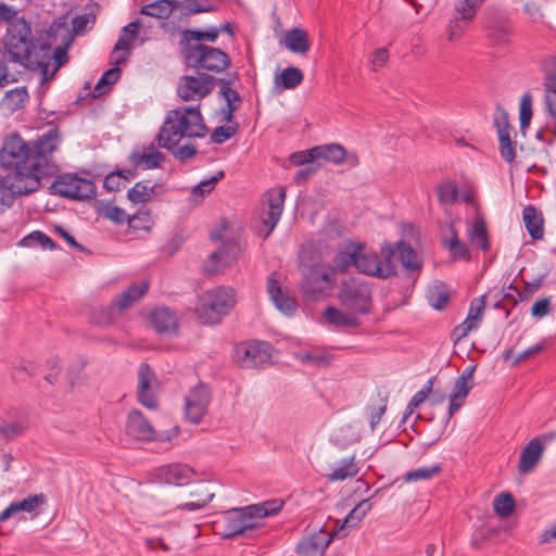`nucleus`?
<instances>
[{
	"label": "nucleus",
	"mask_w": 556,
	"mask_h": 556,
	"mask_svg": "<svg viewBox=\"0 0 556 556\" xmlns=\"http://www.w3.org/2000/svg\"><path fill=\"white\" fill-rule=\"evenodd\" d=\"M59 130L53 128L38 140L28 144L18 135L4 141L1 161L4 167L15 172V187L18 193L36 191L45 177L52 176L56 165L51 155L59 146Z\"/></svg>",
	"instance_id": "nucleus-1"
},
{
	"label": "nucleus",
	"mask_w": 556,
	"mask_h": 556,
	"mask_svg": "<svg viewBox=\"0 0 556 556\" xmlns=\"http://www.w3.org/2000/svg\"><path fill=\"white\" fill-rule=\"evenodd\" d=\"M13 7L0 3V22H7L8 28L4 36V49L10 55V61L24 65L26 68H37L45 65V59L49 58L50 45L47 42L34 43L30 25L24 17H17Z\"/></svg>",
	"instance_id": "nucleus-2"
},
{
	"label": "nucleus",
	"mask_w": 556,
	"mask_h": 556,
	"mask_svg": "<svg viewBox=\"0 0 556 556\" xmlns=\"http://www.w3.org/2000/svg\"><path fill=\"white\" fill-rule=\"evenodd\" d=\"M200 106H178L167 112L156 135L159 148L170 149L182 139L203 138L207 134Z\"/></svg>",
	"instance_id": "nucleus-3"
},
{
	"label": "nucleus",
	"mask_w": 556,
	"mask_h": 556,
	"mask_svg": "<svg viewBox=\"0 0 556 556\" xmlns=\"http://www.w3.org/2000/svg\"><path fill=\"white\" fill-rule=\"evenodd\" d=\"M236 305V292L230 287H216L199 296L195 313L201 324L216 325Z\"/></svg>",
	"instance_id": "nucleus-4"
},
{
	"label": "nucleus",
	"mask_w": 556,
	"mask_h": 556,
	"mask_svg": "<svg viewBox=\"0 0 556 556\" xmlns=\"http://www.w3.org/2000/svg\"><path fill=\"white\" fill-rule=\"evenodd\" d=\"M184 55L187 66L194 68L198 73L219 74L226 71L231 63L226 52L200 42L187 47Z\"/></svg>",
	"instance_id": "nucleus-5"
},
{
	"label": "nucleus",
	"mask_w": 556,
	"mask_h": 556,
	"mask_svg": "<svg viewBox=\"0 0 556 556\" xmlns=\"http://www.w3.org/2000/svg\"><path fill=\"white\" fill-rule=\"evenodd\" d=\"M338 299L352 313L368 314L372 307V291L370 285L356 277H350L341 282Z\"/></svg>",
	"instance_id": "nucleus-6"
},
{
	"label": "nucleus",
	"mask_w": 556,
	"mask_h": 556,
	"mask_svg": "<svg viewBox=\"0 0 556 556\" xmlns=\"http://www.w3.org/2000/svg\"><path fill=\"white\" fill-rule=\"evenodd\" d=\"M148 290L149 283L147 281L130 285L116 296L108 307L101 308L93 315V323L99 326H110L114 324L121 312L134 306L147 294Z\"/></svg>",
	"instance_id": "nucleus-7"
},
{
	"label": "nucleus",
	"mask_w": 556,
	"mask_h": 556,
	"mask_svg": "<svg viewBox=\"0 0 556 556\" xmlns=\"http://www.w3.org/2000/svg\"><path fill=\"white\" fill-rule=\"evenodd\" d=\"M50 192L72 200H87L96 195V185L91 179L75 173L58 175L50 186Z\"/></svg>",
	"instance_id": "nucleus-8"
},
{
	"label": "nucleus",
	"mask_w": 556,
	"mask_h": 556,
	"mask_svg": "<svg viewBox=\"0 0 556 556\" xmlns=\"http://www.w3.org/2000/svg\"><path fill=\"white\" fill-rule=\"evenodd\" d=\"M286 200V189L276 187L266 191L262 197L264 207L260 212L262 229L260 235L263 238L269 237L278 224L283 211Z\"/></svg>",
	"instance_id": "nucleus-9"
},
{
	"label": "nucleus",
	"mask_w": 556,
	"mask_h": 556,
	"mask_svg": "<svg viewBox=\"0 0 556 556\" xmlns=\"http://www.w3.org/2000/svg\"><path fill=\"white\" fill-rule=\"evenodd\" d=\"M243 253L242 245L236 240H225L219 248L212 252L203 263L206 275L223 274L232 267Z\"/></svg>",
	"instance_id": "nucleus-10"
},
{
	"label": "nucleus",
	"mask_w": 556,
	"mask_h": 556,
	"mask_svg": "<svg viewBox=\"0 0 556 556\" xmlns=\"http://www.w3.org/2000/svg\"><path fill=\"white\" fill-rule=\"evenodd\" d=\"M332 275L333 268L324 263L306 267L301 286L303 293L313 298L325 295L332 289Z\"/></svg>",
	"instance_id": "nucleus-11"
},
{
	"label": "nucleus",
	"mask_w": 556,
	"mask_h": 556,
	"mask_svg": "<svg viewBox=\"0 0 556 556\" xmlns=\"http://www.w3.org/2000/svg\"><path fill=\"white\" fill-rule=\"evenodd\" d=\"M256 523L252 521L251 516L247 515L244 507L232 508L220 515L214 521V528L223 539H231L243 534L247 530L256 528Z\"/></svg>",
	"instance_id": "nucleus-12"
},
{
	"label": "nucleus",
	"mask_w": 556,
	"mask_h": 556,
	"mask_svg": "<svg viewBox=\"0 0 556 556\" xmlns=\"http://www.w3.org/2000/svg\"><path fill=\"white\" fill-rule=\"evenodd\" d=\"M273 345L265 341H249L236 345L233 358L243 368H254L270 362Z\"/></svg>",
	"instance_id": "nucleus-13"
},
{
	"label": "nucleus",
	"mask_w": 556,
	"mask_h": 556,
	"mask_svg": "<svg viewBox=\"0 0 556 556\" xmlns=\"http://www.w3.org/2000/svg\"><path fill=\"white\" fill-rule=\"evenodd\" d=\"M217 78L206 73H198V76L185 75L180 78L177 87V94L184 101H195L210 94Z\"/></svg>",
	"instance_id": "nucleus-14"
},
{
	"label": "nucleus",
	"mask_w": 556,
	"mask_h": 556,
	"mask_svg": "<svg viewBox=\"0 0 556 556\" xmlns=\"http://www.w3.org/2000/svg\"><path fill=\"white\" fill-rule=\"evenodd\" d=\"M211 399V390L206 384L200 382L193 387L185 397L186 419L193 425L200 424L207 413Z\"/></svg>",
	"instance_id": "nucleus-15"
},
{
	"label": "nucleus",
	"mask_w": 556,
	"mask_h": 556,
	"mask_svg": "<svg viewBox=\"0 0 556 556\" xmlns=\"http://www.w3.org/2000/svg\"><path fill=\"white\" fill-rule=\"evenodd\" d=\"M348 258L359 273L378 278H389L395 275L393 264L384 258L382 261L377 253L356 251V255H349Z\"/></svg>",
	"instance_id": "nucleus-16"
},
{
	"label": "nucleus",
	"mask_w": 556,
	"mask_h": 556,
	"mask_svg": "<svg viewBox=\"0 0 556 556\" xmlns=\"http://www.w3.org/2000/svg\"><path fill=\"white\" fill-rule=\"evenodd\" d=\"M470 7L462 3V0H456L455 2V14L448 21L445 31L446 39L451 42L457 41L463 38L466 30L468 29L469 23L476 16L478 10L481 7H473L469 3Z\"/></svg>",
	"instance_id": "nucleus-17"
},
{
	"label": "nucleus",
	"mask_w": 556,
	"mask_h": 556,
	"mask_svg": "<svg viewBox=\"0 0 556 556\" xmlns=\"http://www.w3.org/2000/svg\"><path fill=\"white\" fill-rule=\"evenodd\" d=\"M494 125L497 131L501 156L505 162L511 164L516 157L515 142L510 136L513 128L507 112L501 106L494 113Z\"/></svg>",
	"instance_id": "nucleus-18"
},
{
	"label": "nucleus",
	"mask_w": 556,
	"mask_h": 556,
	"mask_svg": "<svg viewBox=\"0 0 556 556\" xmlns=\"http://www.w3.org/2000/svg\"><path fill=\"white\" fill-rule=\"evenodd\" d=\"M156 384V376L148 363H141L138 370V402L148 409H156L157 399L153 387Z\"/></svg>",
	"instance_id": "nucleus-19"
},
{
	"label": "nucleus",
	"mask_w": 556,
	"mask_h": 556,
	"mask_svg": "<svg viewBox=\"0 0 556 556\" xmlns=\"http://www.w3.org/2000/svg\"><path fill=\"white\" fill-rule=\"evenodd\" d=\"M382 254L384 258L389 260L391 263V258L396 255L397 260L401 262L403 267L410 273L419 271L421 269V263L418 260L417 253L414 248L401 240L394 244L387 243L382 247Z\"/></svg>",
	"instance_id": "nucleus-20"
},
{
	"label": "nucleus",
	"mask_w": 556,
	"mask_h": 556,
	"mask_svg": "<svg viewBox=\"0 0 556 556\" xmlns=\"http://www.w3.org/2000/svg\"><path fill=\"white\" fill-rule=\"evenodd\" d=\"M332 535L323 529L304 535L296 544L298 556H324Z\"/></svg>",
	"instance_id": "nucleus-21"
},
{
	"label": "nucleus",
	"mask_w": 556,
	"mask_h": 556,
	"mask_svg": "<svg viewBox=\"0 0 556 556\" xmlns=\"http://www.w3.org/2000/svg\"><path fill=\"white\" fill-rule=\"evenodd\" d=\"M125 430L129 437L138 441H153L156 434L151 422L139 409L129 410Z\"/></svg>",
	"instance_id": "nucleus-22"
},
{
	"label": "nucleus",
	"mask_w": 556,
	"mask_h": 556,
	"mask_svg": "<svg viewBox=\"0 0 556 556\" xmlns=\"http://www.w3.org/2000/svg\"><path fill=\"white\" fill-rule=\"evenodd\" d=\"M485 295L473 299L470 303L466 319L456 326L453 330V337L456 341L466 337L471 330L477 329L483 317L485 307Z\"/></svg>",
	"instance_id": "nucleus-23"
},
{
	"label": "nucleus",
	"mask_w": 556,
	"mask_h": 556,
	"mask_svg": "<svg viewBox=\"0 0 556 556\" xmlns=\"http://www.w3.org/2000/svg\"><path fill=\"white\" fill-rule=\"evenodd\" d=\"M193 476V469L182 464L165 465L156 471V477L161 482L177 486L188 484Z\"/></svg>",
	"instance_id": "nucleus-24"
},
{
	"label": "nucleus",
	"mask_w": 556,
	"mask_h": 556,
	"mask_svg": "<svg viewBox=\"0 0 556 556\" xmlns=\"http://www.w3.org/2000/svg\"><path fill=\"white\" fill-rule=\"evenodd\" d=\"M129 159L137 168L152 169L162 165L165 155L151 143L149 147L136 148Z\"/></svg>",
	"instance_id": "nucleus-25"
},
{
	"label": "nucleus",
	"mask_w": 556,
	"mask_h": 556,
	"mask_svg": "<svg viewBox=\"0 0 556 556\" xmlns=\"http://www.w3.org/2000/svg\"><path fill=\"white\" fill-rule=\"evenodd\" d=\"M267 292L275 306L281 313L293 315L296 311L298 304L295 299L283 293L275 273L270 274L267 279Z\"/></svg>",
	"instance_id": "nucleus-26"
},
{
	"label": "nucleus",
	"mask_w": 556,
	"mask_h": 556,
	"mask_svg": "<svg viewBox=\"0 0 556 556\" xmlns=\"http://www.w3.org/2000/svg\"><path fill=\"white\" fill-rule=\"evenodd\" d=\"M543 104L552 132L556 137V73H546L543 79Z\"/></svg>",
	"instance_id": "nucleus-27"
},
{
	"label": "nucleus",
	"mask_w": 556,
	"mask_h": 556,
	"mask_svg": "<svg viewBox=\"0 0 556 556\" xmlns=\"http://www.w3.org/2000/svg\"><path fill=\"white\" fill-rule=\"evenodd\" d=\"M47 503V496L43 493L29 494L22 501L12 502L3 511L0 513V522L7 521L16 513H34Z\"/></svg>",
	"instance_id": "nucleus-28"
},
{
	"label": "nucleus",
	"mask_w": 556,
	"mask_h": 556,
	"mask_svg": "<svg viewBox=\"0 0 556 556\" xmlns=\"http://www.w3.org/2000/svg\"><path fill=\"white\" fill-rule=\"evenodd\" d=\"M483 27L488 38L496 46L507 43L513 33L510 23L504 17L488 18Z\"/></svg>",
	"instance_id": "nucleus-29"
},
{
	"label": "nucleus",
	"mask_w": 556,
	"mask_h": 556,
	"mask_svg": "<svg viewBox=\"0 0 556 556\" xmlns=\"http://www.w3.org/2000/svg\"><path fill=\"white\" fill-rule=\"evenodd\" d=\"M151 327L159 333H169L177 329V318L169 308L155 307L149 315Z\"/></svg>",
	"instance_id": "nucleus-30"
},
{
	"label": "nucleus",
	"mask_w": 556,
	"mask_h": 556,
	"mask_svg": "<svg viewBox=\"0 0 556 556\" xmlns=\"http://www.w3.org/2000/svg\"><path fill=\"white\" fill-rule=\"evenodd\" d=\"M442 245L448 251L453 261H468L470 258L469 249L460 241L453 225L448 226L447 233L442 239Z\"/></svg>",
	"instance_id": "nucleus-31"
},
{
	"label": "nucleus",
	"mask_w": 556,
	"mask_h": 556,
	"mask_svg": "<svg viewBox=\"0 0 556 556\" xmlns=\"http://www.w3.org/2000/svg\"><path fill=\"white\" fill-rule=\"evenodd\" d=\"M543 450V444L539 438L530 440L520 454L519 471L523 473L531 471L541 458Z\"/></svg>",
	"instance_id": "nucleus-32"
},
{
	"label": "nucleus",
	"mask_w": 556,
	"mask_h": 556,
	"mask_svg": "<svg viewBox=\"0 0 556 556\" xmlns=\"http://www.w3.org/2000/svg\"><path fill=\"white\" fill-rule=\"evenodd\" d=\"M357 313L343 312L334 306H327L324 312L325 320L334 326L342 328H357L361 325L359 319L356 317Z\"/></svg>",
	"instance_id": "nucleus-33"
},
{
	"label": "nucleus",
	"mask_w": 556,
	"mask_h": 556,
	"mask_svg": "<svg viewBox=\"0 0 556 556\" xmlns=\"http://www.w3.org/2000/svg\"><path fill=\"white\" fill-rule=\"evenodd\" d=\"M179 8L180 2L178 0H155L152 3L142 5L139 12L142 15L166 20Z\"/></svg>",
	"instance_id": "nucleus-34"
},
{
	"label": "nucleus",
	"mask_w": 556,
	"mask_h": 556,
	"mask_svg": "<svg viewBox=\"0 0 556 556\" xmlns=\"http://www.w3.org/2000/svg\"><path fill=\"white\" fill-rule=\"evenodd\" d=\"M283 45L293 53L306 54L311 49V43L305 29L295 27L287 31L283 38Z\"/></svg>",
	"instance_id": "nucleus-35"
},
{
	"label": "nucleus",
	"mask_w": 556,
	"mask_h": 556,
	"mask_svg": "<svg viewBox=\"0 0 556 556\" xmlns=\"http://www.w3.org/2000/svg\"><path fill=\"white\" fill-rule=\"evenodd\" d=\"M522 219L527 231L532 239L539 240L544 236V219L541 214L533 205H528L522 211Z\"/></svg>",
	"instance_id": "nucleus-36"
},
{
	"label": "nucleus",
	"mask_w": 556,
	"mask_h": 556,
	"mask_svg": "<svg viewBox=\"0 0 556 556\" xmlns=\"http://www.w3.org/2000/svg\"><path fill=\"white\" fill-rule=\"evenodd\" d=\"M359 471L356 457L352 455L348 458H342L334 464L332 471L327 476L329 481H343L345 479L354 478Z\"/></svg>",
	"instance_id": "nucleus-37"
},
{
	"label": "nucleus",
	"mask_w": 556,
	"mask_h": 556,
	"mask_svg": "<svg viewBox=\"0 0 556 556\" xmlns=\"http://www.w3.org/2000/svg\"><path fill=\"white\" fill-rule=\"evenodd\" d=\"M283 505L285 501L280 498H273L257 504L244 506V510L247 511V515L251 516L253 520L254 518L276 516L281 511Z\"/></svg>",
	"instance_id": "nucleus-38"
},
{
	"label": "nucleus",
	"mask_w": 556,
	"mask_h": 556,
	"mask_svg": "<svg viewBox=\"0 0 556 556\" xmlns=\"http://www.w3.org/2000/svg\"><path fill=\"white\" fill-rule=\"evenodd\" d=\"M214 496L215 493L211 492L205 484H200L194 491L190 492V497L193 500L179 504L177 509L193 511L204 508Z\"/></svg>",
	"instance_id": "nucleus-39"
},
{
	"label": "nucleus",
	"mask_w": 556,
	"mask_h": 556,
	"mask_svg": "<svg viewBox=\"0 0 556 556\" xmlns=\"http://www.w3.org/2000/svg\"><path fill=\"white\" fill-rule=\"evenodd\" d=\"M388 406V396L380 392L370 399V403L366 406V414L369 420L370 430L375 431Z\"/></svg>",
	"instance_id": "nucleus-40"
},
{
	"label": "nucleus",
	"mask_w": 556,
	"mask_h": 556,
	"mask_svg": "<svg viewBox=\"0 0 556 556\" xmlns=\"http://www.w3.org/2000/svg\"><path fill=\"white\" fill-rule=\"evenodd\" d=\"M315 155L334 165H341L346 159V150L340 143H329L314 147Z\"/></svg>",
	"instance_id": "nucleus-41"
},
{
	"label": "nucleus",
	"mask_w": 556,
	"mask_h": 556,
	"mask_svg": "<svg viewBox=\"0 0 556 556\" xmlns=\"http://www.w3.org/2000/svg\"><path fill=\"white\" fill-rule=\"evenodd\" d=\"M28 100L29 94L27 88L23 86L7 91L2 104L8 111L13 113L23 109Z\"/></svg>",
	"instance_id": "nucleus-42"
},
{
	"label": "nucleus",
	"mask_w": 556,
	"mask_h": 556,
	"mask_svg": "<svg viewBox=\"0 0 556 556\" xmlns=\"http://www.w3.org/2000/svg\"><path fill=\"white\" fill-rule=\"evenodd\" d=\"M180 10L184 16H190L204 12H213L217 9L219 0H182Z\"/></svg>",
	"instance_id": "nucleus-43"
},
{
	"label": "nucleus",
	"mask_w": 556,
	"mask_h": 556,
	"mask_svg": "<svg viewBox=\"0 0 556 556\" xmlns=\"http://www.w3.org/2000/svg\"><path fill=\"white\" fill-rule=\"evenodd\" d=\"M304 75L294 66H288L279 76L275 77V85L282 89H294L302 84Z\"/></svg>",
	"instance_id": "nucleus-44"
},
{
	"label": "nucleus",
	"mask_w": 556,
	"mask_h": 556,
	"mask_svg": "<svg viewBox=\"0 0 556 556\" xmlns=\"http://www.w3.org/2000/svg\"><path fill=\"white\" fill-rule=\"evenodd\" d=\"M159 188L157 185L151 186L150 181H139L128 190L127 197L134 203H146L156 194Z\"/></svg>",
	"instance_id": "nucleus-45"
},
{
	"label": "nucleus",
	"mask_w": 556,
	"mask_h": 556,
	"mask_svg": "<svg viewBox=\"0 0 556 556\" xmlns=\"http://www.w3.org/2000/svg\"><path fill=\"white\" fill-rule=\"evenodd\" d=\"M441 471L442 466L440 464H434L432 466H425L409 470L405 472L403 478L405 482L427 481L438 476Z\"/></svg>",
	"instance_id": "nucleus-46"
},
{
	"label": "nucleus",
	"mask_w": 556,
	"mask_h": 556,
	"mask_svg": "<svg viewBox=\"0 0 556 556\" xmlns=\"http://www.w3.org/2000/svg\"><path fill=\"white\" fill-rule=\"evenodd\" d=\"M372 504L369 500L361 501L345 517L343 527L354 528L356 527L365 516L370 511Z\"/></svg>",
	"instance_id": "nucleus-47"
},
{
	"label": "nucleus",
	"mask_w": 556,
	"mask_h": 556,
	"mask_svg": "<svg viewBox=\"0 0 556 556\" xmlns=\"http://www.w3.org/2000/svg\"><path fill=\"white\" fill-rule=\"evenodd\" d=\"M448 294L443 283L434 285L427 292L429 305L438 311L443 309L448 303Z\"/></svg>",
	"instance_id": "nucleus-48"
},
{
	"label": "nucleus",
	"mask_w": 556,
	"mask_h": 556,
	"mask_svg": "<svg viewBox=\"0 0 556 556\" xmlns=\"http://www.w3.org/2000/svg\"><path fill=\"white\" fill-rule=\"evenodd\" d=\"M437 194L440 204H453L454 202H456L458 197L457 185L452 180L442 181L437 186Z\"/></svg>",
	"instance_id": "nucleus-49"
},
{
	"label": "nucleus",
	"mask_w": 556,
	"mask_h": 556,
	"mask_svg": "<svg viewBox=\"0 0 556 556\" xmlns=\"http://www.w3.org/2000/svg\"><path fill=\"white\" fill-rule=\"evenodd\" d=\"M21 245L27 248L41 247L45 250H53L55 248L54 241L41 231H33L20 241Z\"/></svg>",
	"instance_id": "nucleus-50"
},
{
	"label": "nucleus",
	"mask_w": 556,
	"mask_h": 556,
	"mask_svg": "<svg viewBox=\"0 0 556 556\" xmlns=\"http://www.w3.org/2000/svg\"><path fill=\"white\" fill-rule=\"evenodd\" d=\"M469 237L482 251H489L490 242L488 238L486 226L483 220L476 219L472 224Z\"/></svg>",
	"instance_id": "nucleus-51"
},
{
	"label": "nucleus",
	"mask_w": 556,
	"mask_h": 556,
	"mask_svg": "<svg viewBox=\"0 0 556 556\" xmlns=\"http://www.w3.org/2000/svg\"><path fill=\"white\" fill-rule=\"evenodd\" d=\"M225 173L223 170H219L211 178L200 181L197 186L192 188L191 195L193 198L203 199L205 195L210 194L214 190L216 184L220 179H223Z\"/></svg>",
	"instance_id": "nucleus-52"
},
{
	"label": "nucleus",
	"mask_w": 556,
	"mask_h": 556,
	"mask_svg": "<svg viewBox=\"0 0 556 556\" xmlns=\"http://www.w3.org/2000/svg\"><path fill=\"white\" fill-rule=\"evenodd\" d=\"M295 358L303 364H311L315 367H327L330 365L332 356L316 352H300L295 354Z\"/></svg>",
	"instance_id": "nucleus-53"
},
{
	"label": "nucleus",
	"mask_w": 556,
	"mask_h": 556,
	"mask_svg": "<svg viewBox=\"0 0 556 556\" xmlns=\"http://www.w3.org/2000/svg\"><path fill=\"white\" fill-rule=\"evenodd\" d=\"M493 507L498 516L506 518L515 508V500L509 493H501L495 496Z\"/></svg>",
	"instance_id": "nucleus-54"
},
{
	"label": "nucleus",
	"mask_w": 556,
	"mask_h": 556,
	"mask_svg": "<svg viewBox=\"0 0 556 556\" xmlns=\"http://www.w3.org/2000/svg\"><path fill=\"white\" fill-rule=\"evenodd\" d=\"M121 70L113 67L103 73L99 81L94 87V91L98 96L106 92L119 78Z\"/></svg>",
	"instance_id": "nucleus-55"
},
{
	"label": "nucleus",
	"mask_w": 556,
	"mask_h": 556,
	"mask_svg": "<svg viewBox=\"0 0 556 556\" xmlns=\"http://www.w3.org/2000/svg\"><path fill=\"white\" fill-rule=\"evenodd\" d=\"M532 114V94L530 92H525L521 96L519 106V118L521 129H525L530 125Z\"/></svg>",
	"instance_id": "nucleus-56"
},
{
	"label": "nucleus",
	"mask_w": 556,
	"mask_h": 556,
	"mask_svg": "<svg viewBox=\"0 0 556 556\" xmlns=\"http://www.w3.org/2000/svg\"><path fill=\"white\" fill-rule=\"evenodd\" d=\"M238 78V75L235 74L233 78L225 79V78H217V83L219 85V94L223 97V99L226 102H240V96L239 93L231 88V85L233 84L235 79Z\"/></svg>",
	"instance_id": "nucleus-57"
},
{
	"label": "nucleus",
	"mask_w": 556,
	"mask_h": 556,
	"mask_svg": "<svg viewBox=\"0 0 556 556\" xmlns=\"http://www.w3.org/2000/svg\"><path fill=\"white\" fill-rule=\"evenodd\" d=\"M218 34L219 30L217 28H211L207 30L188 29L184 31V39L187 41L190 39H194L198 41L207 40L210 42H214L216 41Z\"/></svg>",
	"instance_id": "nucleus-58"
},
{
	"label": "nucleus",
	"mask_w": 556,
	"mask_h": 556,
	"mask_svg": "<svg viewBox=\"0 0 556 556\" xmlns=\"http://www.w3.org/2000/svg\"><path fill=\"white\" fill-rule=\"evenodd\" d=\"M96 23V15L93 13H85L76 15L72 20L73 31L76 35L84 33L87 28H91Z\"/></svg>",
	"instance_id": "nucleus-59"
},
{
	"label": "nucleus",
	"mask_w": 556,
	"mask_h": 556,
	"mask_svg": "<svg viewBox=\"0 0 556 556\" xmlns=\"http://www.w3.org/2000/svg\"><path fill=\"white\" fill-rule=\"evenodd\" d=\"M168 152L172 153V155L181 161L185 162L187 160H190L197 154V147L191 143H186L184 146H174V148L166 149Z\"/></svg>",
	"instance_id": "nucleus-60"
},
{
	"label": "nucleus",
	"mask_w": 556,
	"mask_h": 556,
	"mask_svg": "<svg viewBox=\"0 0 556 556\" xmlns=\"http://www.w3.org/2000/svg\"><path fill=\"white\" fill-rule=\"evenodd\" d=\"M127 176L124 175V172H115L109 174L103 182V187L109 191H117L121 188L125 187V181H127Z\"/></svg>",
	"instance_id": "nucleus-61"
},
{
	"label": "nucleus",
	"mask_w": 556,
	"mask_h": 556,
	"mask_svg": "<svg viewBox=\"0 0 556 556\" xmlns=\"http://www.w3.org/2000/svg\"><path fill=\"white\" fill-rule=\"evenodd\" d=\"M102 214L105 218L112 220L113 223H115L117 225H122L127 220L130 222L126 212L118 206L108 205L104 207Z\"/></svg>",
	"instance_id": "nucleus-62"
},
{
	"label": "nucleus",
	"mask_w": 556,
	"mask_h": 556,
	"mask_svg": "<svg viewBox=\"0 0 556 556\" xmlns=\"http://www.w3.org/2000/svg\"><path fill=\"white\" fill-rule=\"evenodd\" d=\"M236 127L232 126H218L213 130L211 135V140L214 143L222 144L231 137H233L236 135Z\"/></svg>",
	"instance_id": "nucleus-63"
},
{
	"label": "nucleus",
	"mask_w": 556,
	"mask_h": 556,
	"mask_svg": "<svg viewBox=\"0 0 556 556\" xmlns=\"http://www.w3.org/2000/svg\"><path fill=\"white\" fill-rule=\"evenodd\" d=\"M315 153L316 152L314 151V148H312L308 150L292 153L290 155L289 160L292 165L301 166V165L312 163L315 160H317V156L315 155Z\"/></svg>",
	"instance_id": "nucleus-64"
}]
</instances>
